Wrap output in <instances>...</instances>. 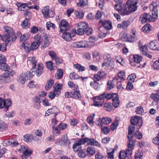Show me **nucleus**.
I'll list each match as a JSON object with an SVG mask.
<instances>
[{
    "label": "nucleus",
    "instance_id": "obj_11",
    "mask_svg": "<svg viewBox=\"0 0 159 159\" xmlns=\"http://www.w3.org/2000/svg\"><path fill=\"white\" fill-rule=\"evenodd\" d=\"M21 149L23 152V155L21 156L22 159H27L32 153V151L30 148H26L25 146H21Z\"/></svg>",
    "mask_w": 159,
    "mask_h": 159
},
{
    "label": "nucleus",
    "instance_id": "obj_16",
    "mask_svg": "<svg viewBox=\"0 0 159 159\" xmlns=\"http://www.w3.org/2000/svg\"><path fill=\"white\" fill-rule=\"evenodd\" d=\"M28 73L26 72L22 73L20 75L18 82L22 84L25 83V82L28 80Z\"/></svg>",
    "mask_w": 159,
    "mask_h": 159
},
{
    "label": "nucleus",
    "instance_id": "obj_21",
    "mask_svg": "<svg viewBox=\"0 0 159 159\" xmlns=\"http://www.w3.org/2000/svg\"><path fill=\"white\" fill-rule=\"evenodd\" d=\"M40 99L39 97H36L34 99V106L37 109H39L40 107Z\"/></svg>",
    "mask_w": 159,
    "mask_h": 159
},
{
    "label": "nucleus",
    "instance_id": "obj_30",
    "mask_svg": "<svg viewBox=\"0 0 159 159\" xmlns=\"http://www.w3.org/2000/svg\"><path fill=\"white\" fill-rule=\"evenodd\" d=\"M129 13V12L127 9V7L125 5H123V7L120 13L122 16H124L126 15H128Z\"/></svg>",
    "mask_w": 159,
    "mask_h": 159
},
{
    "label": "nucleus",
    "instance_id": "obj_44",
    "mask_svg": "<svg viewBox=\"0 0 159 159\" xmlns=\"http://www.w3.org/2000/svg\"><path fill=\"white\" fill-rule=\"evenodd\" d=\"M101 130L102 133L103 134H107L109 133L110 129L107 127L105 126L103 127H102Z\"/></svg>",
    "mask_w": 159,
    "mask_h": 159
},
{
    "label": "nucleus",
    "instance_id": "obj_8",
    "mask_svg": "<svg viewBox=\"0 0 159 159\" xmlns=\"http://www.w3.org/2000/svg\"><path fill=\"white\" fill-rule=\"evenodd\" d=\"M42 13L43 14V17L45 18L49 17H53L54 16V12L52 10H49V6H46L42 10Z\"/></svg>",
    "mask_w": 159,
    "mask_h": 159
},
{
    "label": "nucleus",
    "instance_id": "obj_3",
    "mask_svg": "<svg viewBox=\"0 0 159 159\" xmlns=\"http://www.w3.org/2000/svg\"><path fill=\"white\" fill-rule=\"evenodd\" d=\"M14 74V71H10L5 72L3 75H0V84H4L10 82L12 79L11 77Z\"/></svg>",
    "mask_w": 159,
    "mask_h": 159
},
{
    "label": "nucleus",
    "instance_id": "obj_2",
    "mask_svg": "<svg viewBox=\"0 0 159 159\" xmlns=\"http://www.w3.org/2000/svg\"><path fill=\"white\" fill-rule=\"evenodd\" d=\"M77 27V30H75V32L79 35H82L86 33L87 35L89 36L92 33V30L88 27V24L85 22L78 23Z\"/></svg>",
    "mask_w": 159,
    "mask_h": 159
},
{
    "label": "nucleus",
    "instance_id": "obj_19",
    "mask_svg": "<svg viewBox=\"0 0 159 159\" xmlns=\"http://www.w3.org/2000/svg\"><path fill=\"white\" fill-rule=\"evenodd\" d=\"M60 30L61 31H66L67 30L66 28L68 25V23L65 19H63L60 22Z\"/></svg>",
    "mask_w": 159,
    "mask_h": 159
},
{
    "label": "nucleus",
    "instance_id": "obj_59",
    "mask_svg": "<svg viewBox=\"0 0 159 159\" xmlns=\"http://www.w3.org/2000/svg\"><path fill=\"white\" fill-rule=\"evenodd\" d=\"M46 63L47 64V68L51 70H53L52 67L53 63L52 61H48Z\"/></svg>",
    "mask_w": 159,
    "mask_h": 159
},
{
    "label": "nucleus",
    "instance_id": "obj_6",
    "mask_svg": "<svg viewBox=\"0 0 159 159\" xmlns=\"http://www.w3.org/2000/svg\"><path fill=\"white\" fill-rule=\"evenodd\" d=\"M139 49L143 55L150 59L152 58V56L148 53V48L146 44L143 45L141 41L139 40Z\"/></svg>",
    "mask_w": 159,
    "mask_h": 159
},
{
    "label": "nucleus",
    "instance_id": "obj_14",
    "mask_svg": "<svg viewBox=\"0 0 159 159\" xmlns=\"http://www.w3.org/2000/svg\"><path fill=\"white\" fill-rule=\"evenodd\" d=\"M99 22H102L103 24V26L104 28L107 30H110L112 28V24L110 20H107L103 22L102 20H100Z\"/></svg>",
    "mask_w": 159,
    "mask_h": 159
},
{
    "label": "nucleus",
    "instance_id": "obj_1",
    "mask_svg": "<svg viewBox=\"0 0 159 159\" xmlns=\"http://www.w3.org/2000/svg\"><path fill=\"white\" fill-rule=\"evenodd\" d=\"M157 6L155 3L151 4L149 6V7L152 11V16L149 14L144 13L142 14L140 17V20L142 24H144L147 21L149 22H154L157 18L158 10Z\"/></svg>",
    "mask_w": 159,
    "mask_h": 159
},
{
    "label": "nucleus",
    "instance_id": "obj_48",
    "mask_svg": "<svg viewBox=\"0 0 159 159\" xmlns=\"http://www.w3.org/2000/svg\"><path fill=\"white\" fill-rule=\"evenodd\" d=\"M88 140H89V138H82V139H81L80 140H79L78 141L77 143L80 145L81 144H82L84 143H87V144L88 145Z\"/></svg>",
    "mask_w": 159,
    "mask_h": 159
},
{
    "label": "nucleus",
    "instance_id": "obj_25",
    "mask_svg": "<svg viewBox=\"0 0 159 159\" xmlns=\"http://www.w3.org/2000/svg\"><path fill=\"white\" fill-rule=\"evenodd\" d=\"M0 69L2 70L5 71V72L6 71H14L12 69H10L9 66L5 63H2L0 65Z\"/></svg>",
    "mask_w": 159,
    "mask_h": 159
},
{
    "label": "nucleus",
    "instance_id": "obj_57",
    "mask_svg": "<svg viewBox=\"0 0 159 159\" xmlns=\"http://www.w3.org/2000/svg\"><path fill=\"white\" fill-rule=\"evenodd\" d=\"M48 55L52 60H54L57 57L56 53L53 51H49L48 52Z\"/></svg>",
    "mask_w": 159,
    "mask_h": 159
},
{
    "label": "nucleus",
    "instance_id": "obj_37",
    "mask_svg": "<svg viewBox=\"0 0 159 159\" xmlns=\"http://www.w3.org/2000/svg\"><path fill=\"white\" fill-rule=\"evenodd\" d=\"M150 97L155 101H159V91L157 93H152L150 95Z\"/></svg>",
    "mask_w": 159,
    "mask_h": 159
},
{
    "label": "nucleus",
    "instance_id": "obj_53",
    "mask_svg": "<svg viewBox=\"0 0 159 159\" xmlns=\"http://www.w3.org/2000/svg\"><path fill=\"white\" fill-rule=\"evenodd\" d=\"M138 3V0H128L126 2L127 5H136Z\"/></svg>",
    "mask_w": 159,
    "mask_h": 159
},
{
    "label": "nucleus",
    "instance_id": "obj_15",
    "mask_svg": "<svg viewBox=\"0 0 159 159\" xmlns=\"http://www.w3.org/2000/svg\"><path fill=\"white\" fill-rule=\"evenodd\" d=\"M43 69V66L41 63H39L37 65V68L36 70L34 69L36 75L37 76H40L42 74Z\"/></svg>",
    "mask_w": 159,
    "mask_h": 159
},
{
    "label": "nucleus",
    "instance_id": "obj_9",
    "mask_svg": "<svg viewBox=\"0 0 159 159\" xmlns=\"http://www.w3.org/2000/svg\"><path fill=\"white\" fill-rule=\"evenodd\" d=\"M55 143L58 145L64 146H66L70 143L68 140L67 135H65L63 136L61 139H57Z\"/></svg>",
    "mask_w": 159,
    "mask_h": 159
},
{
    "label": "nucleus",
    "instance_id": "obj_12",
    "mask_svg": "<svg viewBox=\"0 0 159 159\" xmlns=\"http://www.w3.org/2000/svg\"><path fill=\"white\" fill-rule=\"evenodd\" d=\"M111 95V99L112 100L113 105L115 108H116L119 106L120 102L118 94L116 93H112Z\"/></svg>",
    "mask_w": 159,
    "mask_h": 159
},
{
    "label": "nucleus",
    "instance_id": "obj_18",
    "mask_svg": "<svg viewBox=\"0 0 159 159\" xmlns=\"http://www.w3.org/2000/svg\"><path fill=\"white\" fill-rule=\"evenodd\" d=\"M18 9L19 11H25L29 9V6H27L24 3H18L17 4Z\"/></svg>",
    "mask_w": 159,
    "mask_h": 159
},
{
    "label": "nucleus",
    "instance_id": "obj_33",
    "mask_svg": "<svg viewBox=\"0 0 159 159\" xmlns=\"http://www.w3.org/2000/svg\"><path fill=\"white\" fill-rule=\"evenodd\" d=\"M103 58L105 61H107V62H111L112 63L114 64V62L113 60L111 57L110 55L109 54H105L103 56Z\"/></svg>",
    "mask_w": 159,
    "mask_h": 159
},
{
    "label": "nucleus",
    "instance_id": "obj_60",
    "mask_svg": "<svg viewBox=\"0 0 159 159\" xmlns=\"http://www.w3.org/2000/svg\"><path fill=\"white\" fill-rule=\"evenodd\" d=\"M86 48H91L94 45V41L93 40H92V41H86Z\"/></svg>",
    "mask_w": 159,
    "mask_h": 159
},
{
    "label": "nucleus",
    "instance_id": "obj_52",
    "mask_svg": "<svg viewBox=\"0 0 159 159\" xmlns=\"http://www.w3.org/2000/svg\"><path fill=\"white\" fill-rule=\"evenodd\" d=\"M129 10L130 12H134L137 9L136 5H127Z\"/></svg>",
    "mask_w": 159,
    "mask_h": 159
},
{
    "label": "nucleus",
    "instance_id": "obj_7",
    "mask_svg": "<svg viewBox=\"0 0 159 159\" xmlns=\"http://www.w3.org/2000/svg\"><path fill=\"white\" fill-rule=\"evenodd\" d=\"M11 101L10 99L5 100L3 99L0 98V108H3L5 111L8 110V108L11 106Z\"/></svg>",
    "mask_w": 159,
    "mask_h": 159
},
{
    "label": "nucleus",
    "instance_id": "obj_45",
    "mask_svg": "<svg viewBox=\"0 0 159 159\" xmlns=\"http://www.w3.org/2000/svg\"><path fill=\"white\" fill-rule=\"evenodd\" d=\"M74 67L79 71H84L85 70V67L78 63L74 65Z\"/></svg>",
    "mask_w": 159,
    "mask_h": 159
},
{
    "label": "nucleus",
    "instance_id": "obj_62",
    "mask_svg": "<svg viewBox=\"0 0 159 159\" xmlns=\"http://www.w3.org/2000/svg\"><path fill=\"white\" fill-rule=\"evenodd\" d=\"M93 117H92V116H89L88 117L87 120V122L92 126H93Z\"/></svg>",
    "mask_w": 159,
    "mask_h": 159
},
{
    "label": "nucleus",
    "instance_id": "obj_40",
    "mask_svg": "<svg viewBox=\"0 0 159 159\" xmlns=\"http://www.w3.org/2000/svg\"><path fill=\"white\" fill-rule=\"evenodd\" d=\"M7 128V125L0 119V131H2Z\"/></svg>",
    "mask_w": 159,
    "mask_h": 159
},
{
    "label": "nucleus",
    "instance_id": "obj_47",
    "mask_svg": "<svg viewBox=\"0 0 159 159\" xmlns=\"http://www.w3.org/2000/svg\"><path fill=\"white\" fill-rule=\"evenodd\" d=\"M123 29H125L130 24L131 22L129 20H124L122 22Z\"/></svg>",
    "mask_w": 159,
    "mask_h": 159
},
{
    "label": "nucleus",
    "instance_id": "obj_10",
    "mask_svg": "<svg viewBox=\"0 0 159 159\" xmlns=\"http://www.w3.org/2000/svg\"><path fill=\"white\" fill-rule=\"evenodd\" d=\"M131 155V150L126 149V151H122L120 152L119 158L120 159H130Z\"/></svg>",
    "mask_w": 159,
    "mask_h": 159
},
{
    "label": "nucleus",
    "instance_id": "obj_38",
    "mask_svg": "<svg viewBox=\"0 0 159 159\" xmlns=\"http://www.w3.org/2000/svg\"><path fill=\"white\" fill-rule=\"evenodd\" d=\"M133 59L134 62L136 63H139L142 61V57L138 55H134L133 56Z\"/></svg>",
    "mask_w": 159,
    "mask_h": 159
},
{
    "label": "nucleus",
    "instance_id": "obj_35",
    "mask_svg": "<svg viewBox=\"0 0 159 159\" xmlns=\"http://www.w3.org/2000/svg\"><path fill=\"white\" fill-rule=\"evenodd\" d=\"M88 3V0H79L77 3L78 7H82L86 5Z\"/></svg>",
    "mask_w": 159,
    "mask_h": 159
},
{
    "label": "nucleus",
    "instance_id": "obj_55",
    "mask_svg": "<svg viewBox=\"0 0 159 159\" xmlns=\"http://www.w3.org/2000/svg\"><path fill=\"white\" fill-rule=\"evenodd\" d=\"M80 145L78 143L74 144L73 146V149L75 152H79L80 150Z\"/></svg>",
    "mask_w": 159,
    "mask_h": 159
},
{
    "label": "nucleus",
    "instance_id": "obj_27",
    "mask_svg": "<svg viewBox=\"0 0 159 159\" xmlns=\"http://www.w3.org/2000/svg\"><path fill=\"white\" fill-rule=\"evenodd\" d=\"M30 17H29L28 19L26 17L25 19L22 22L21 25L23 28H26L30 26Z\"/></svg>",
    "mask_w": 159,
    "mask_h": 159
},
{
    "label": "nucleus",
    "instance_id": "obj_54",
    "mask_svg": "<svg viewBox=\"0 0 159 159\" xmlns=\"http://www.w3.org/2000/svg\"><path fill=\"white\" fill-rule=\"evenodd\" d=\"M78 154L79 156L81 158H84L87 155L85 154L84 150H80L78 152Z\"/></svg>",
    "mask_w": 159,
    "mask_h": 159
},
{
    "label": "nucleus",
    "instance_id": "obj_20",
    "mask_svg": "<svg viewBox=\"0 0 159 159\" xmlns=\"http://www.w3.org/2000/svg\"><path fill=\"white\" fill-rule=\"evenodd\" d=\"M141 118L137 116H132L131 117L130 122L131 125H134L138 124L140 121H141Z\"/></svg>",
    "mask_w": 159,
    "mask_h": 159
},
{
    "label": "nucleus",
    "instance_id": "obj_56",
    "mask_svg": "<svg viewBox=\"0 0 159 159\" xmlns=\"http://www.w3.org/2000/svg\"><path fill=\"white\" fill-rule=\"evenodd\" d=\"M39 45L37 43H32L30 45V48L31 50H36L38 48Z\"/></svg>",
    "mask_w": 159,
    "mask_h": 159
},
{
    "label": "nucleus",
    "instance_id": "obj_26",
    "mask_svg": "<svg viewBox=\"0 0 159 159\" xmlns=\"http://www.w3.org/2000/svg\"><path fill=\"white\" fill-rule=\"evenodd\" d=\"M72 93L73 94L72 98L76 99L81 98V95L79 90H74V91H72Z\"/></svg>",
    "mask_w": 159,
    "mask_h": 159
},
{
    "label": "nucleus",
    "instance_id": "obj_50",
    "mask_svg": "<svg viewBox=\"0 0 159 159\" xmlns=\"http://www.w3.org/2000/svg\"><path fill=\"white\" fill-rule=\"evenodd\" d=\"M119 36L121 40H128L127 34L126 33H120Z\"/></svg>",
    "mask_w": 159,
    "mask_h": 159
},
{
    "label": "nucleus",
    "instance_id": "obj_46",
    "mask_svg": "<svg viewBox=\"0 0 159 159\" xmlns=\"http://www.w3.org/2000/svg\"><path fill=\"white\" fill-rule=\"evenodd\" d=\"M53 84V80L50 79L49 81L46 84L45 86V89L46 90H48L49 89L51 88Z\"/></svg>",
    "mask_w": 159,
    "mask_h": 159
},
{
    "label": "nucleus",
    "instance_id": "obj_58",
    "mask_svg": "<svg viewBox=\"0 0 159 159\" xmlns=\"http://www.w3.org/2000/svg\"><path fill=\"white\" fill-rule=\"evenodd\" d=\"M80 48H86V40H82L79 42Z\"/></svg>",
    "mask_w": 159,
    "mask_h": 159
},
{
    "label": "nucleus",
    "instance_id": "obj_34",
    "mask_svg": "<svg viewBox=\"0 0 159 159\" xmlns=\"http://www.w3.org/2000/svg\"><path fill=\"white\" fill-rule=\"evenodd\" d=\"M74 35L70 34L69 33L64 32L62 35V38L65 40H70L72 37H74Z\"/></svg>",
    "mask_w": 159,
    "mask_h": 159
},
{
    "label": "nucleus",
    "instance_id": "obj_32",
    "mask_svg": "<svg viewBox=\"0 0 159 159\" xmlns=\"http://www.w3.org/2000/svg\"><path fill=\"white\" fill-rule=\"evenodd\" d=\"M30 45L27 43H25V42L22 44V47L24 48L25 52L27 53H29L30 52L31 50L30 47Z\"/></svg>",
    "mask_w": 159,
    "mask_h": 159
},
{
    "label": "nucleus",
    "instance_id": "obj_23",
    "mask_svg": "<svg viewBox=\"0 0 159 159\" xmlns=\"http://www.w3.org/2000/svg\"><path fill=\"white\" fill-rule=\"evenodd\" d=\"M114 64L112 63L111 62H110L104 61L102 64V68L104 69H106L109 67L112 68L114 66Z\"/></svg>",
    "mask_w": 159,
    "mask_h": 159
},
{
    "label": "nucleus",
    "instance_id": "obj_64",
    "mask_svg": "<svg viewBox=\"0 0 159 159\" xmlns=\"http://www.w3.org/2000/svg\"><path fill=\"white\" fill-rule=\"evenodd\" d=\"M153 66L154 69H159V60L156 61L153 63Z\"/></svg>",
    "mask_w": 159,
    "mask_h": 159
},
{
    "label": "nucleus",
    "instance_id": "obj_31",
    "mask_svg": "<svg viewBox=\"0 0 159 159\" xmlns=\"http://www.w3.org/2000/svg\"><path fill=\"white\" fill-rule=\"evenodd\" d=\"M112 121L111 119L109 117H102L101 118V122L102 124L107 125Z\"/></svg>",
    "mask_w": 159,
    "mask_h": 159
},
{
    "label": "nucleus",
    "instance_id": "obj_28",
    "mask_svg": "<svg viewBox=\"0 0 159 159\" xmlns=\"http://www.w3.org/2000/svg\"><path fill=\"white\" fill-rule=\"evenodd\" d=\"M69 77L70 79L71 80H74L79 79L83 80L84 79V78L82 77H80L75 72L71 73L69 75Z\"/></svg>",
    "mask_w": 159,
    "mask_h": 159
},
{
    "label": "nucleus",
    "instance_id": "obj_51",
    "mask_svg": "<svg viewBox=\"0 0 159 159\" xmlns=\"http://www.w3.org/2000/svg\"><path fill=\"white\" fill-rule=\"evenodd\" d=\"M63 74V72L62 69H59L56 73V76L58 79L62 78Z\"/></svg>",
    "mask_w": 159,
    "mask_h": 159
},
{
    "label": "nucleus",
    "instance_id": "obj_41",
    "mask_svg": "<svg viewBox=\"0 0 159 159\" xmlns=\"http://www.w3.org/2000/svg\"><path fill=\"white\" fill-rule=\"evenodd\" d=\"M90 85L93 86V88L96 90H99L100 88V85L97 82H91L90 83Z\"/></svg>",
    "mask_w": 159,
    "mask_h": 159
},
{
    "label": "nucleus",
    "instance_id": "obj_22",
    "mask_svg": "<svg viewBox=\"0 0 159 159\" xmlns=\"http://www.w3.org/2000/svg\"><path fill=\"white\" fill-rule=\"evenodd\" d=\"M158 44L155 42V40H152L149 43V48L152 50H158Z\"/></svg>",
    "mask_w": 159,
    "mask_h": 159
},
{
    "label": "nucleus",
    "instance_id": "obj_49",
    "mask_svg": "<svg viewBox=\"0 0 159 159\" xmlns=\"http://www.w3.org/2000/svg\"><path fill=\"white\" fill-rule=\"evenodd\" d=\"M46 26L47 29L49 30H50V28H52V29L54 30L56 26L54 24L52 23L50 21H48L46 23Z\"/></svg>",
    "mask_w": 159,
    "mask_h": 159
},
{
    "label": "nucleus",
    "instance_id": "obj_4",
    "mask_svg": "<svg viewBox=\"0 0 159 159\" xmlns=\"http://www.w3.org/2000/svg\"><path fill=\"white\" fill-rule=\"evenodd\" d=\"M3 28L7 34L2 35H0V39H1V40H10L9 39L10 37L13 36L15 34L14 30L8 26H4Z\"/></svg>",
    "mask_w": 159,
    "mask_h": 159
},
{
    "label": "nucleus",
    "instance_id": "obj_63",
    "mask_svg": "<svg viewBox=\"0 0 159 159\" xmlns=\"http://www.w3.org/2000/svg\"><path fill=\"white\" fill-rule=\"evenodd\" d=\"M152 142L155 144L159 145V135H158V133L157 134V136L153 138Z\"/></svg>",
    "mask_w": 159,
    "mask_h": 159
},
{
    "label": "nucleus",
    "instance_id": "obj_42",
    "mask_svg": "<svg viewBox=\"0 0 159 159\" xmlns=\"http://www.w3.org/2000/svg\"><path fill=\"white\" fill-rule=\"evenodd\" d=\"M57 108L56 107H54L51 109H48L45 113V116H48L50 114L54 113V111L57 110Z\"/></svg>",
    "mask_w": 159,
    "mask_h": 159
},
{
    "label": "nucleus",
    "instance_id": "obj_24",
    "mask_svg": "<svg viewBox=\"0 0 159 159\" xmlns=\"http://www.w3.org/2000/svg\"><path fill=\"white\" fill-rule=\"evenodd\" d=\"M88 145L95 146L98 147L100 146V144L93 138H89Z\"/></svg>",
    "mask_w": 159,
    "mask_h": 159
},
{
    "label": "nucleus",
    "instance_id": "obj_29",
    "mask_svg": "<svg viewBox=\"0 0 159 159\" xmlns=\"http://www.w3.org/2000/svg\"><path fill=\"white\" fill-rule=\"evenodd\" d=\"M86 151L88 153L87 155L92 156L95 153V149L92 146L88 147L87 148Z\"/></svg>",
    "mask_w": 159,
    "mask_h": 159
},
{
    "label": "nucleus",
    "instance_id": "obj_61",
    "mask_svg": "<svg viewBox=\"0 0 159 159\" xmlns=\"http://www.w3.org/2000/svg\"><path fill=\"white\" fill-rule=\"evenodd\" d=\"M24 140L27 142H29L31 140L32 136L29 134H25L24 136Z\"/></svg>",
    "mask_w": 159,
    "mask_h": 159
},
{
    "label": "nucleus",
    "instance_id": "obj_39",
    "mask_svg": "<svg viewBox=\"0 0 159 159\" xmlns=\"http://www.w3.org/2000/svg\"><path fill=\"white\" fill-rule=\"evenodd\" d=\"M151 26L148 24H146L144 26L142 29V31L144 32H149L151 30Z\"/></svg>",
    "mask_w": 159,
    "mask_h": 159
},
{
    "label": "nucleus",
    "instance_id": "obj_13",
    "mask_svg": "<svg viewBox=\"0 0 159 159\" xmlns=\"http://www.w3.org/2000/svg\"><path fill=\"white\" fill-rule=\"evenodd\" d=\"M112 93H108L107 92H104L100 95L98 97V99L99 100H103L106 99L109 100L111 98Z\"/></svg>",
    "mask_w": 159,
    "mask_h": 159
},
{
    "label": "nucleus",
    "instance_id": "obj_5",
    "mask_svg": "<svg viewBox=\"0 0 159 159\" xmlns=\"http://www.w3.org/2000/svg\"><path fill=\"white\" fill-rule=\"evenodd\" d=\"M28 61L32 64V68L29 71L30 79H31L35 75V72L34 69L36 68L37 61L35 57H28Z\"/></svg>",
    "mask_w": 159,
    "mask_h": 159
},
{
    "label": "nucleus",
    "instance_id": "obj_36",
    "mask_svg": "<svg viewBox=\"0 0 159 159\" xmlns=\"http://www.w3.org/2000/svg\"><path fill=\"white\" fill-rule=\"evenodd\" d=\"M114 84L112 81L108 80L107 81V86L106 89L108 90H109L114 88Z\"/></svg>",
    "mask_w": 159,
    "mask_h": 159
},
{
    "label": "nucleus",
    "instance_id": "obj_17",
    "mask_svg": "<svg viewBox=\"0 0 159 159\" xmlns=\"http://www.w3.org/2000/svg\"><path fill=\"white\" fill-rule=\"evenodd\" d=\"M125 73L124 71H120L118 74L117 76L113 78L114 80H119L118 81L120 82L122 80H124L125 78Z\"/></svg>",
    "mask_w": 159,
    "mask_h": 159
},
{
    "label": "nucleus",
    "instance_id": "obj_43",
    "mask_svg": "<svg viewBox=\"0 0 159 159\" xmlns=\"http://www.w3.org/2000/svg\"><path fill=\"white\" fill-rule=\"evenodd\" d=\"M104 107V109L108 111H110L112 110V107L110 102H105Z\"/></svg>",
    "mask_w": 159,
    "mask_h": 159
}]
</instances>
